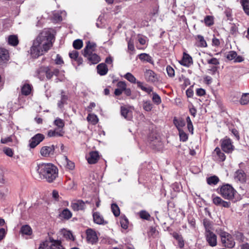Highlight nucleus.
<instances>
[{
  "mask_svg": "<svg viewBox=\"0 0 249 249\" xmlns=\"http://www.w3.org/2000/svg\"><path fill=\"white\" fill-rule=\"evenodd\" d=\"M52 35L47 30L43 31L34 41L31 48V55L32 57L37 58L47 52L52 46L51 42Z\"/></svg>",
  "mask_w": 249,
  "mask_h": 249,
  "instance_id": "1",
  "label": "nucleus"
},
{
  "mask_svg": "<svg viewBox=\"0 0 249 249\" xmlns=\"http://www.w3.org/2000/svg\"><path fill=\"white\" fill-rule=\"evenodd\" d=\"M36 170L40 177L42 176L49 182H53L58 176L57 167L51 163H40Z\"/></svg>",
  "mask_w": 249,
  "mask_h": 249,
  "instance_id": "2",
  "label": "nucleus"
},
{
  "mask_svg": "<svg viewBox=\"0 0 249 249\" xmlns=\"http://www.w3.org/2000/svg\"><path fill=\"white\" fill-rule=\"evenodd\" d=\"M217 191L224 199L232 200L235 198L236 191L229 184H223L217 189Z\"/></svg>",
  "mask_w": 249,
  "mask_h": 249,
  "instance_id": "3",
  "label": "nucleus"
},
{
  "mask_svg": "<svg viewBox=\"0 0 249 249\" xmlns=\"http://www.w3.org/2000/svg\"><path fill=\"white\" fill-rule=\"evenodd\" d=\"M59 71L57 69H52L50 67H41L38 70V77L43 80L44 76L45 75L47 79H51L53 75L58 74Z\"/></svg>",
  "mask_w": 249,
  "mask_h": 249,
  "instance_id": "4",
  "label": "nucleus"
},
{
  "mask_svg": "<svg viewBox=\"0 0 249 249\" xmlns=\"http://www.w3.org/2000/svg\"><path fill=\"white\" fill-rule=\"evenodd\" d=\"M38 249H64L59 240L50 239V242L45 241L40 244Z\"/></svg>",
  "mask_w": 249,
  "mask_h": 249,
  "instance_id": "5",
  "label": "nucleus"
},
{
  "mask_svg": "<svg viewBox=\"0 0 249 249\" xmlns=\"http://www.w3.org/2000/svg\"><path fill=\"white\" fill-rule=\"evenodd\" d=\"M221 147L226 153H231L234 150V146L231 140L228 137L220 140Z\"/></svg>",
  "mask_w": 249,
  "mask_h": 249,
  "instance_id": "6",
  "label": "nucleus"
},
{
  "mask_svg": "<svg viewBox=\"0 0 249 249\" xmlns=\"http://www.w3.org/2000/svg\"><path fill=\"white\" fill-rule=\"evenodd\" d=\"M222 243L225 247L232 248L235 245V242L231 235L226 232H221L220 234Z\"/></svg>",
  "mask_w": 249,
  "mask_h": 249,
  "instance_id": "7",
  "label": "nucleus"
},
{
  "mask_svg": "<svg viewBox=\"0 0 249 249\" xmlns=\"http://www.w3.org/2000/svg\"><path fill=\"white\" fill-rule=\"evenodd\" d=\"M86 203H89L88 201L84 202L81 199L73 200L71 202V208L74 211L84 210L86 208Z\"/></svg>",
  "mask_w": 249,
  "mask_h": 249,
  "instance_id": "8",
  "label": "nucleus"
},
{
  "mask_svg": "<svg viewBox=\"0 0 249 249\" xmlns=\"http://www.w3.org/2000/svg\"><path fill=\"white\" fill-rule=\"evenodd\" d=\"M144 76L145 79L148 82L154 83L159 80L157 74L151 70H146Z\"/></svg>",
  "mask_w": 249,
  "mask_h": 249,
  "instance_id": "9",
  "label": "nucleus"
},
{
  "mask_svg": "<svg viewBox=\"0 0 249 249\" xmlns=\"http://www.w3.org/2000/svg\"><path fill=\"white\" fill-rule=\"evenodd\" d=\"M87 240L89 243L93 244L98 241L96 232L92 229L89 228L86 230Z\"/></svg>",
  "mask_w": 249,
  "mask_h": 249,
  "instance_id": "10",
  "label": "nucleus"
},
{
  "mask_svg": "<svg viewBox=\"0 0 249 249\" xmlns=\"http://www.w3.org/2000/svg\"><path fill=\"white\" fill-rule=\"evenodd\" d=\"M212 197L213 202L214 205L224 208H229L230 207L231 203L230 202L226 201L220 197L214 195H213Z\"/></svg>",
  "mask_w": 249,
  "mask_h": 249,
  "instance_id": "11",
  "label": "nucleus"
},
{
  "mask_svg": "<svg viewBox=\"0 0 249 249\" xmlns=\"http://www.w3.org/2000/svg\"><path fill=\"white\" fill-rule=\"evenodd\" d=\"M83 55L87 58L90 65L96 64L101 60L100 57L93 53H83Z\"/></svg>",
  "mask_w": 249,
  "mask_h": 249,
  "instance_id": "12",
  "label": "nucleus"
},
{
  "mask_svg": "<svg viewBox=\"0 0 249 249\" xmlns=\"http://www.w3.org/2000/svg\"><path fill=\"white\" fill-rule=\"evenodd\" d=\"M205 237L210 246L214 247L216 245L217 238L216 235L214 233L210 231H207L205 232Z\"/></svg>",
  "mask_w": 249,
  "mask_h": 249,
  "instance_id": "13",
  "label": "nucleus"
},
{
  "mask_svg": "<svg viewBox=\"0 0 249 249\" xmlns=\"http://www.w3.org/2000/svg\"><path fill=\"white\" fill-rule=\"evenodd\" d=\"M44 139V136L42 134H37L30 140L29 146L31 148H34L36 147Z\"/></svg>",
  "mask_w": 249,
  "mask_h": 249,
  "instance_id": "14",
  "label": "nucleus"
},
{
  "mask_svg": "<svg viewBox=\"0 0 249 249\" xmlns=\"http://www.w3.org/2000/svg\"><path fill=\"white\" fill-rule=\"evenodd\" d=\"M234 178L236 181L242 183H245L247 180L246 174L242 170H237L234 173Z\"/></svg>",
  "mask_w": 249,
  "mask_h": 249,
  "instance_id": "15",
  "label": "nucleus"
},
{
  "mask_svg": "<svg viewBox=\"0 0 249 249\" xmlns=\"http://www.w3.org/2000/svg\"><path fill=\"white\" fill-rule=\"evenodd\" d=\"M55 146L52 145L50 146H43L40 150V154L44 157H49L53 155Z\"/></svg>",
  "mask_w": 249,
  "mask_h": 249,
  "instance_id": "16",
  "label": "nucleus"
},
{
  "mask_svg": "<svg viewBox=\"0 0 249 249\" xmlns=\"http://www.w3.org/2000/svg\"><path fill=\"white\" fill-rule=\"evenodd\" d=\"M92 216L94 222L97 224L105 225L107 223V222L104 220L103 216L99 212H93Z\"/></svg>",
  "mask_w": 249,
  "mask_h": 249,
  "instance_id": "17",
  "label": "nucleus"
},
{
  "mask_svg": "<svg viewBox=\"0 0 249 249\" xmlns=\"http://www.w3.org/2000/svg\"><path fill=\"white\" fill-rule=\"evenodd\" d=\"M99 159L98 152L97 151H91L89 153L87 160L89 164L96 163Z\"/></svg>",
  "mask_w": 249,
  "mask_h": 249,
  "instance_id": "18",
  "label": "nucleus"
},
{
  "mask_svg": "<svg viewBox=\"0 0 249 249\" xmlns=\"http://www.w3.org/2000/svg\"><path fill=\"white\" fill-rule=\"evenodd\" d=\"M65 132L62 129L55 128L53 130H50L48 132V136L49 137H58L63 136Z\"/></svg>",
  "mask_w": 249,
  "mask_h": 249,
  "instance_id": "19",
  "label": "nucleus"
},
{
  "mask_svg": "<svg viewBox=\"0 0 249 249\" xmlns=\"http://www.w3.org/2000/svg\"><path fill=\"white\" fill-rule=\"evenodd\" d=\"M117 88L114 91V94L116 96L120 95L124 90L125 89L126 84L124 81H119L117 84Z\"/></svg>",
  "mask_w": 249,
  "mask_h": 249,
  "instance_id": "20",
  "label": "nucleus"
},
{
  "mask_svg": "<svg viewBox=\"0 0 249 249\" xmlns=\"http://www.w3.org/2000/svg\"><path fill=\"white\" fill-rule=\"evenodd\" d=\"M9 57V55L8 50L4 48H0V64L8 61Z\"/></svg>",
  "mask_w": 249,
  "mask_h": 249,
  "instance_id": "21",
  "label": "nucleus"
},
{
  "mask_svg": "<svg viewBox=\"0 0 249 249\" xmlns=\"http://www.w3.org/2000/svg\"><path fill=\"white\" fill-rule=\"evenodd\" d=\"M171 235L177 240L178 247L182 249L184 246V241L182 235L177 232H173Z\"/></svg>",
  "mask_w": 249,
  "mask_h": 249,
  "instance_id": "22",
  "label": "nucleus"
},
{
  "mask_svg": "<svg viewBox=\"0 0 249 249\" xmlns=\"http://www.w3.org/2000/svg\"><path fill=\"white\" fill-rule=\"evenodd\" d=\"M96 47V44L95 43L88 41L86 47L83 51V54L93 53L95 51Z\"/></svg>",
  "mask_w": 249,
  "mask_h": 249,
  "instance_id": "23",
  "label": "nucleus"
},
{
  "mask_svg": "<svg viewBox=\"0 0 249 249\" xmlns=\"http://www.w3.org/2000/svg\"><path fill=\"white\" fill-rule=\"evenodd\" d=\"M97 72L100 75H106L108 71V69L105 63H100L97 66Z\"/></svg>",
  "mask_w": 249,
  "mask_h": 249,
  "instance_id": "24",
  "label": "nucleus"
},
{
  "mask_svg": "<svg viewBox=\"0 0 249 249\" xmlns=\"http://www.w3.org/2000/svg\"><path fill=\"white\" fill-rule=\"evenodd\" d=\"M193 63L192 57L188 54L184 53L182 60V65L185 66H189Z\"/></svg>",
  "mask_w": 249,
  "mask_h": 249,
  "instance_id": "25",
  "label": "nucleus"
},
{
  "mask_svg": "<svg viewBox=\"0 0 249 249\" xmlns=\"http://www.w3.org/2000/svg\"><path fill=\"white\" fill-rule=\"evenodd\" d=\"M173 123L178 130H181L182 127L185 125V121L182 118L178 119L177 117H174Z\"/></svg>",
  "mask_w": 249,
  "mask_h": 249,
  "instance_id": "26",
  "label": "nucleus"
},
{
  "mask_svg": "<svg viewBox=\"0 0 249 249\" xmlns=\"http://www.w3.org/2000/svg\"><path fill=\"white\" fill-rule=\"evenodd\" d=\"M8 44L12 46H16L18 45L19 41L17 35H10L7 38Z\"/></svg>",
  "mask_w": 249,
  "mask_h": 249,
  "instance_id": "27",
  "label": "nucleus"
},
{
  "mask_svg": "<svg viewBox=\"0 0 249 249\" xmlns=\"http://www.w3.org/2000/svg\"><path fill=\"white\" fill-rule=\"evenodd\" d=\"M20 232L22 235H31L32 234V229L31 227L28 225H25L21 227Z\"/></svg>",
  "mask_w": 249,
  "mask_h": 249,
  "instance_id": "28",
  "label": "nucleus"
},
{
  "mask_svg": "<svg viewBox=\"0 0 249 249\" xmlns=\"http://www.w3.org/2000/svg\"><path fill=\"white\" fill-rule=\"evenodd\" d=\"M137 84L138 88L148 94H150L153 91L152 87L144 86L143 84L140 81H137Z\"/></svg>",
  "mask_w": 249,
  "mask_h": 249,
  "instance_id": "29",
  "label": "nucleus"
},
{
  "mask_svg": "<svg viewBox=\"0 0 249 249\" xmlns=\"http://www.w3.org/2000/svg\"><path fill=\"white\" fill-rule=\"evenodd\" d=\"M21 90L22 94L27 96L29 95L31 92L32 87L28 84H25L21 87Z\"/></svg>",
  "mask_w": 249,
  "mask_h": 249,
  "instance_id": "30",
  "label": "nucleus"
},
{
  "mask_svg": "<svg viewBox=\"0 0 249 249\" xmlns=\"http://www.w3.org/2000/svg\"><path fill=\"white\" fill-rule=\"evenodd\" d=\"M214 153H215L218 157V159L220 161H223L226 159V156L224 153L222 152L220 149L217 147L214 150Z\"/></svg>",
  "mask_w": 249,
  "mask_h": 249,
  "instance_id": "31",
  "label": "nucleus"
},
{
  "mask_svg": "<svg viewBox=\"0 0 249 249\" xmlns=\"http://www.w3.org/2000/svg\"><path fill=\"white\" fill-rule=\"evenodd\" d=\"M244 12L249 16V0H240Z\"/></svg>",
  "mask_w": 249,
  "mask_h": 249,
  "instance_id": "32",
  "label": "nucleus"
},
{
  "mask_svg": "<svg viewBox=\"0 0 249 249\" xmlns=\"http://www.w3.org/2000/svg\"><path fill=\"white\" fill-rule=\"evenodd\" d=\"M139 58L142 61H145L151 64H153V61L152 57L147 53H141L139 55Z\"/></svg>",
  "mask_w": 249,
  "mask_h": 249,
  "instance_id": "33",
  "label": "nucleus"
},
{
  "mask_svg": "<svg viewBox=\"0 0 249 249\" xmlns=\"http://www.w3.org/2000/svg\"><path fill=\"white\" fill-rule=\"evenodd\" d=\"M219 181V178L216 176H213L207 178V183L211 185H216Z\"/></svg>",
  "mask_w": 249,
  "mask_h": 249,
  "instance_id": "34",
  "label": "nucleus"
},
{
  "mask_svg": "<svg viewBox=\"0 0 249 249\" xmlns=\"http://www.w3.org/2000/svg\"><path fill=\"white\" fill-rule=\"evenodd\" d=\"M128 220L125 216H121L120 217V224L121 227L124 229H127L128 226Z\"/></svg>",
  "mask_w": 249,
  "mask_h": 249,
  "instance_id": "35",
  "label": "nucleus"
},
{
  "mask_svg": "<svg viewBox=\"0 0 249 249\" xmlns=\"http://www.w3.org/2000/svg\"><path fill=\"white\" fill-rule=\"evenodd\" d=\"M53 123L57 127V128L63 130L65 124L63 120L58 118L54 120Z\"/></svg>",
  "mask_w": 249,
  "mask_h": 249,
  "instance_id": "36",
  "label": "nucleus"
},
{
  "mask_svg": "<svg viewBox=\"0 0 249 249\" xmlns=\"http://www.w3.org/2000/svg\"><path fill=\"white\" fill-rule=\"evenodd\" d=\"M61 216L65 219H69L71 217L72 213L68 209H65L62 212Z\"/></svg>",
  "mask_w": 249,
  "mask_h": 249,
  "instance_id": "37",
  "label": "nucleus"
},
{
  "mask_svg": "<svg viewBox=\"0 0 249 249\" xmlns=\"http://www.w3.org/2000/svg\"><path fill=\"white\" fill-rule=\"evenodd\" d=\"M143 108L146 111H150L153 108V105L149 101H143Z\"/></svg>",
  "mask_w": 249,
  "mask_h": 249,
  "instance_id": "38",
  "label": "nucleus"
},
{
  "mask_svg": "<svg viewBox=\"0 0 249 249\" xmlns=\"http://www.w3.org/2000/svg\"><path fill=\"white\" fill-rule=\"evenodd\" d=\"M249 102V93H244L240 100L241 105H247Z\"/></svg>",
  "mask_w": 249,
  "mask_h": 249,
  "instance_id": "39",
  "label": "nucleus"
},
{
  "mask_svg": "<svg viewBox=\"0 0 249 249\" xmlns=\"http://www.w3.org/2000/svg\"><path fill=\"white\" fill-rule=\"evenodd\" d=\"M121 112L122 115L124 117L125 119H129V114L130 111L126 107H121Z\"/></svg>",
  "mask_w": 249,
  "mask_h": 249,
  "instance_id": "40",
  "label": "nucleus"
},
{
  "mask_svg": "<svg viewBox=\"0 0 249 249\" xmlns=\"http://www.w3.org/2000/svg\"><path fill=\"white\" fill-rule=\"evenodd\" d=\"M73 47L74 49L79 50L83 47V43L82 40L78 39L73 42Z\"/></svg>",
  "mask_w": 249,
  "mask_h": 249,
  "instance_id": "41",
  "label": "nucleus"
},
{
  "mask_svg": "<svg viewBox=\"0 0 249 249\" xmlns=\"http://www.w3.org/2000/svg\"><path fill=\"white\" fill-rule=\"evenodd\" d=\"M197 41L198 43V46L201 47H206L207 46V43L206 41L205 40L204 37L200 36L198 35L197 36Z\"/></svg>",
  "mask_w": 249,
  "mask_h": 249,
  "instance_id": "42",
  "label": "nucleus"
},
{
  "mask_svg": "<svg viewBox=\"0 0 249 249\" xmlns=\"http://www.w3.org/2000/svg\"><path fill=\"white\" fill-rule=\"evenodd\" d=\"M62 233L63 234L64 237L66 239L74 240V237L70 231L63 230L62 231Z\"/></svg>",
  "mask_w": 249,
  "mask_h": 249,
  "instance_id": "43",
  "label": "nucleus"
},
{
  "mask_svg": "<svg viewBox=\"0 0 249 249\" xmlns=\"http://www.w3.org/2000/svg\"><path fill=\"white\" fill-rule=\"evenodd\" d=\"M87 120L89 122H90L93 124H96L98 121L97 117L95 115L91 114L88 115Z\"/></svg>",
  "mask_w": 249,
  "mask_h": 249,
  "instance_id": "44",
  "label": "nucleus"
},
{
  "mask_svg": "<svg viewBox=\"0 0 249 249\" xmlns=\"http://www.w3.org/2000/svg\"><path fill=\"white\" fill-rule=\"evenodd\" d=\"M152 101L157 105H160L161 102L160 96L156 92L152 93Z\"/></svg>",
  "mask_w": 249,
  "mask_h": 249,
  "instance_id": "45",
  "label": "nucleus"
},
{
  "mask_svg": "<svg viewBox=\"0 0 249 249\" xmlns=\"http://www.w3.org/2000/svg\"><path fill=\"white\" fill-rule=\"evenodd\" d=\"M124 77L132 83H137L136 78L130 72L126 73L124 75Z\"/></svg>",
  "mask_w": 249,
  "mask_h": 249,
  "instance_id": "46",
  "label": "nucleus"
},
{
  "mask_svg": "<svg viewBox=\"0 0 249 249\" xmlns=\"http://www.w3.org/2000/svg\"><path fill=\"white\" fill-rule=\"evenodd\" d=\"M111 208L113 213L115 216H118L120 215V209L116 204H112Z\"/></svg>",
  "mask_w": 249,
  "mask_h": 249,
  "instance_id": "47",
  "label": "nucleus"
},
{
  "mask_svg": "<svg viewBox=\"0 0 249 249\" xmlns=\"http://www.w3.org/2000/svg\"><path fill=\"white\" fill-rule=\"evenodd\" d=\"M204 20L205 24L208 26H210L213 24V18L212 16H207Z\"/></svg>",
  "mask_w": 249,
  "mask_h": 249,
  "instance_id": "48",
  "label": "nucleus"
},
{
  "mask_svg": "<svg viewBox=\"0 0 249 249\" xmlns=\"http://www.w3.org/2000/svg\"><path fill=\"white\" fill-rule=\"evenodd\" d=\"M178 131L180 141L182 142H186L188 138L187 134L185 133L182 129L178 130Z\"/></svg>",
  "mask_w": 249,
  "mask_h": 249,
  "instance_id": "49",
  "label": "nucleus"
},
{
  "mask_svg": "<svg viewBox=\"0 0 249 249\" xmlns=\"http://www.w3.org/2000/svg\"><path fill=\"white\" fill-rule=\"evenodd\" d=\"M237 56V53L234 51H230L227 54L226 58L229 60H234Z\"/></svg>",
  "mask_w": 249,
  "mask_h": 249,
  "instance_id": "50",
  "label": "nucleus"
},
{
  "mask_svg": "<svg viewBox=\"0 0 249 249\" xmlns=\"http://www.w3.org/2000/svg\"><path fill=\"white\" fill-rule=\"evenodd\" d=\"M140 216L141 218L146 220H149L150 217L149 213L145 211H141Z\"/></svg>",
  "mask_w": 249,
  "mask_h": 249,
  "instance_id": "51",
  "label": "nucleus"
},
{
  "mask_svg": "<svg viewBox=\"0 0 249 249\" xmlns=\"http://www.w3.org/2000/svg\"><path fill=\"white\" fill-rule=\"evenodd\" d=\"M166 71L168 75L170 77H174L175 75V71L173 68L170 66H167L166 67Z\"/></svg>",
  "mask_w": 249,
  "mask_h": 249,
  "instance_id": "52",
  "label": "nucleus"
},
{
  "mask_svg": "<svg viewBox=\"0 0 249 249\" xmlns=\"http://www.w3.org/2000/svg\"><path fill=\"white\" fill-rule=\"evenodd\" d=\"M65 160L67 162L66 166L67 167L70 169L72 170L74 168V164L73 162L69 160L67 157H65Z\"/></svg>",
  "mask_w": 249,
  "mask_h": 249,
  "instance_id": "53",
  "label": "nucleus"
},
{
  "mask_svg": "<svg viewBox=\"0 0 249 249\" xmlns=\"http://www.w3.org/2000/svg\"><path fill=\"white\" fill-rule=\"evenodd\" d=\"M69 56L71 59L75 60L78 56H79V53L77 51L73 50L69 53Z\"/></svg>",
  "mask_w": 249,
  "mask_h": 249,
  "instance_id": "54",
  "label": "nucleus"
},
{
  "mask_svg": "<svg viewBox=\"0 0 249 249\" xmlns=\"http://www.w3.org/2000/svg\"><path fill=\"white\" fill-rule=\"evenodd\" d=\"M207 63L209 64L217 65L219 64L218 60L216 58H212L207 60Z\"/></svg>",
  "mask_w": 249,
  "mask_h": 249,
  "instance_id": "55",
  "label": "nucleus"
},
{
  "mask_svg": "<svg viewBox=\"0 0 249 249\" xmlns=\"http://www.w3.org/2000/svg\"><path fill=\"white\" fill-rule=\"evenodd\" d=\"M203 225L206 229V232L207 231H210L211 224H210V222L209 221V220H208V219H204Z\"/></svg>",
  "mask_w": 249,
  "mask_h": 249,
  "instance_id": "56",
  "label": "nucleus"
},
{
  "mask_svg": "<svg viewBox=\"0 0 249 249\" xmlns=\"http://www.w3.org/2000/svg\"><path fill=\"white\" fill-rule=\"evenodd\" d=\"M152 146L155 148H157L158 146H160L162 145L161 142L159 140L157 141H152V142H151Z\"/></svg>",
  "mask_w": 249,
  "mask_h": 249,
  "instance_id": "57",
  "label": "nucleus"
},
{
  "mask_svg": "<svg viewBox=\"0 0 249 249\" xmlns=\"http://www.w3.org/2000/svg\"><path fill=\"white\" fill-rule=\"evenodd\" d=\"M53 18L55 21H61L62 20V17L58 13H54L53 14Z\"/></svg>",
  "mask_w": 249,
  "mask_h": 249,
  "instance_id": "58",
  "label": "nucleus"
},
{
  "mask_svg": "<svg viewBox=\"0 0 249 249\" xmlns=\"http://www.w3.org/2000/svg\"><path fill=\"white\" fill-rule=\"evenodd\" d=\"M4 153L9 157H12L13 152L12 150L10 148H7L4 149Z\"/></svg>",
  "mask_w": 249,
  "mask_h": 249,
  "instance_id": "59",
  "label": "nucleus"
},
{
  "mask_svg": "<svg viewBox=\"0 0 249 249\" xmlns=\"http://www.w3.org/2000/svg\"><path fill=\"white\" fill-rule=\"evenodd\" d=\"M55 63L57 65H60L63 63V61L59 54H57L55 59Z\"/></svg>",
  "mask_w": 249,
  "mask_h": 249,
  "instance_id": "60",
  "label": "nucleus"
},
{
  "mask_svg": "<svg viewBox=\"0 0 249 249\" xmlns=\"http://www.w3.org/2000/svg\"><path fill=\"white\" fill-rule=\"evenodd\" d=\"M0 141L2 143H7L8 142H11L12 141V139L11 136H9L1 138Z\"/></svg>",
  "mask_w": 249,
  "mask_h": 249,
  "instance_id": "61",
  "label": "nucleus"
},
{
  "mask_svg": "<svg viewBox=\"0 0 249 249\" xmlns=\"http://www.w3.org/2000/svg\"><path fill=\"white\" fill-rule=\"evenodd\" d=\"M234 235L237 240H238L240 241H243V235L242 233L239 232H235Z\"/></svg>",
  "mask_w": 249,
  "mask_h": 249,
  "instance_id": "62",
  "label": "nucleus"
},
{
  "mask_svg": "<svg viewBox=\"0 0 249 249\" xmlns=\"http://www.w3.org/2000/svg\"><path fill=\"white\" fill-rule=\"evenodd\" d=\"M196 92V94L199 96H203L206 93L205 90L204 89H201V88L197 89Z\"/></svg>",
  "mask_w": 249,
  "mask_h": 249,
  "instance_id": "63",
  "label": "nucleus"
},
{
  "mask_svg": "<svg viewBox=\"0 0 249 249\" xmlns=\"http://www.w3.org/2000/svg\"><path fill=\"white\" fill-rule=\"evenodd\" d=\"M128 49L131 51H133L134 50L133 42L131 40H129L128 42Z\"/></svg>",
  "mask_w": 249,
  "mask_h": 249,
  "instance_id": "64",
  "label": "nucleus"
}]
</instances>
